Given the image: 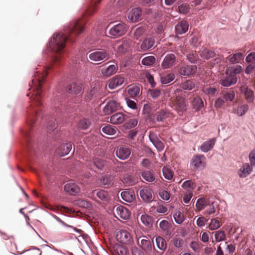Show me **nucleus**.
Wrapping results in <instances>:
<instances>
[{"label":"nucleus","mask_w":255,"mask_h":255,"mask_svg":"<svg viewBox=\"0 0 255 255\" xmlns=\"http://www.w3.org/2000/svg\"><path fill=\"white\" fill-rule=\"evenodd\" d=\"M86 21L83 19H79L73 22L65 30L64 33H59L53 35L49 42V46L56 55L54 60L57 62L59 60L61 52L65 46L67 40L74 42L75 39L84 30Z\"/></svg>","instance_id":"1"},{"label":"nucleus","mask_w":255,"mask_h":255,"mask_svg":"<svg viewBox=\"0 0 255 255\" xmlns=\"http://www.w3.org/2000/svg\"><path fill=\"white\" fill-rule=\"evenodd\" d=\"M42 79L40 78L33 79L31 81V84L29 83V86L33 89V97L31 102L30 107L27 111V123L31 126L34 123L36 120V117L38 116V111L42 105L41 96V88L42 84L44 80V76H42Z\"/></svg>","instance_id":"2"},{"label":"nucleus","mask_w":255,"mask_h":255,"mask_svg":"<svg viewBox=\"0 0 255 255\" xmlns=\"http://www.w3.org/2000/svg\"><path fill=\"white\" fill-rule=\"evenodd\" d=\"M179 91L180 90L178 89L174 91V95L170 99V105L178 113L182 114L187 110L188 103L183 96L177 94V92Z\"/></svg>","instance_id":"3"},{"label":"nucleus","mask_w":255,"mask_h":255,"mask_svg":"<svg viewBox=\"0 0 255 255\" xmlns=\"http://www.w3.org/2000/svg\"><path fill=\"white\" fill-rule=\"evenodd\" d=\"M89 55V58L92 61L101 63L102 61H106L109 58V53L104 49H98L92 50Z\"/></svg>","instance_id":"4"},{"label":"nucleus","mask_w":255,"mask_h":255,"mask_svg":"<svg viewBox=\"0 0 255 255\" xmlns=\"http://www.w3.org/2000/svg\"><path fill=\"white\" fill-rule=\"evenodd\" d=\"M205 157L203 155H194L191 160V166L194 169L202 170L205 167Z\"/></svg>","instance_id":"5"},{"label":"nucleus","mask_w":255,"mask_h":255,"mask_svg":"<svg viewBox=\"0 0 255 255\" xmlns=\"http://www.w3.org/2000/svg\"><path fill=\"white\" fill-rule=\"evenodd\" d=\"M238 80L236 75L231 74L228 70L226 71V75L223 76L220 80L219 83L224 87H229L235 84Z\"/></svg>","instance_id":"6"},{"label":"nucleus","mask_w":255,"mask_h":255,"mask_svg":"<svg viewBox=\"0 0 255 255\" xmlns=\"http://www.w3.org/2000/svg\"><path fill=\"white\" fill-rule=\"evenodd\" d=\"M127 30V26L121 22L113 26L110 29L109 33L112 36L119 37L125 34Z\"/></svg>","instance_id":"7"},{"label":"nucleus","mask_w":255,"mask_h":255,"mask_svg":"<svg viewBox=\"0 0 255 255\" xmlns=\"http://www.w3.org/2000/svg\"><path fill=\"white\" fill-rule=\"evenodd\" d=\"M116 238L117 240L122 244H129L132 241L131 234L126 230H121L118 231Z\"/></svg>","instance_id":"8"},{"label":"nucleus","mask_w":255,"mask_h":255,"mask_svg":"<svg viewBox=\"0 0 255 255\" xmlns=\"http://www.w3.org/2000/svg\"><path fill=\"white\" fill-rule=\"evenodd\" d=\"M120 108V103L115 100H109L104 107L103 112L105 115H109L115 112Z\"/></svg>","instance_id":"9"},{"label":"nucleus","mask_w":255,"mask_h":255,"mask_svg":"<svg viewBox=\"0 0 255 255\" xmlns=\"http://www.w3.org/2000/svg\"><path fill=\"white\" fill-rule=\"evenodd\" d=\"M130 153V149L126 146H118L115 149L116 156L122 160L127 159L129 156Z\"/></svg>","instance_id":"10"},{"label":"nucleus","mask_w":255,"mask_h":255,"mask_svg":"<svg viewBox=\"0 0 255 255\" xmlns=\"http://www.w3.org/2000/svg\"><path fill=\"white\" fill-rule=\"evenodd\" d=\"M176 60V57L174 54H168L164 58L161 66L164 69L170 68L174 65Z\"/></svg>","instance_id":"11"},{"label":"nucleus","mask_w":255,"mask_h":255,"mask_svg":"<svg viewBox=\"0 0 255 255\" xmlns=\"http://www.w3.org/2000/svg\"><path fill=\"white\" fill-rule=\"evenodd\" d=\"M196 65H183L179 69V73L184 76H190L194 74L197 71Z\"/></svg>","instance_id":"12"},{"label":"nucleus","mask_w":255,"mask_h":255,"mask_svg":"<svg viewBox=\"0 0 255 255\" xmlns=\"http://www.w3.org/2000/svg\"><path fill=\"white\" fill-rule=\"evenodd\" d=\"M64 191L71 195H76L80 192L79 187L75 183L70 182L64 186Z\"/></svg>","instance_id":"13"},{"label":"nucleus","mask_w":255,"mask_h":255,"mask_svg":"<svg viewBox=\"0 0 255 255\" xmlns=\"http://www.w3.org/2000/svg\"><path fill=\"white\" fill-rule=\"evenodd\" d=\"M128 118L127 115L120 112L112 115L110 118V122L113 124L119 125L123 123Z\"/></svg>","instance_id":"14"},{"label":"nucleus","mask_w":255,"mask_h":255,"mask_svg":"<svg viewBox=\"0 0 255 255\" xmlns=\"http://www.w3.org/2000/svg\"><path fill=\"white\" fill-rule=\"evenodd\" d=\"M72 148V144L67 142L61 144L56 150V153L61 156L67 155Z\"/></svg>","instance_id":"15"},{"label":"nucleus","mask_w":255,"mask_h":255,"mask_svg":"<svg viewBox=\"0 0 255 255\" xmlns=\"http://www.w3.org/2000/svg\"><path fill=\"white\" fill-rule=\"evenodd\" d=\"M149 138L151 142L153 144L157 149L160 151L164 147V143L158 138L156 134L153 132H150Z\"/></svg>","instance_id":"16"},{"label":"nucleus","mask_w":255,"mask_h":255,"mask_svg":"<svg viewBox=\"0 0 255 255\" xmlns=\"http://www.w3.org/2000/svg\"><path fill=\"white\" fill-rule=\"evenodd\" d=\"M124 82V78L121 75H117L112 78L109 82V88L114 89L121 86Z\"/></svg>","instance_id":"17"},{"label":"nucleus","mask_w":255,"mask_h":255,"mask_svg":"<svg viewBox=\"0 0 255 255\" xmlns=\"http://www.w3.org/2000/svg\"><path fill=\"white\" fill-rule=\"evenodd\" d=\"M142 11L139 7L132 8L129 12L128 18L131 21L136 22L141 18Z\"/></svg>","instance_id":"18"},{"label":"nucleus","mask_w":255,"mask_h":255,"mask_svg":"<svg viewBox=\"0 0 255 255\" xmlns=\"http://www.w3.org/2000/svg\"><path fill=\"white\" fill-rule=\"evenodd\" d=\"M127 92L131 98L138 97L140 93V86L139 85L131 84L127 88Z\"/></svg>","instance_id":"19"},{"label":"nucleus","mask_w":255,"mask_h":255,"mask_svg":"<svg viewBox=\"0 0 255 255\" xmlns=\"http://www.w3.org/2000/svg\"><path fill=\"white\" fill-rule=\"evenodd\" d=\"M132 43L130 40L125 39L118 42L117 50L119 53H124L126 52Z\"/></svg>","instance_id":"20"},{"label":"nucleus","mask_w":255,"mask_h":255,"mask_svg":"<svg viewBox=\"0 0 255 255\" xmlns=\"http://www.w3.org/2000/svg\"><path fill=\"white\" fill-rule=\"evenodd\" d=\"M253 171L252 165L248 163H244L238 171V175L241 178H245Z\"/></svg>","instance_id":"21"},{"label":"nucleus","mask_w":255,"mask_h":255,"mask_svg":"<svg viewBox=\"0 0 255 255\" xmlns=\"http://www.w3.org/2000/svg\"><path fill=\"white\" fill-rule=\"evenodd\" d=\"M155 43V40L153 37H146L142 41L140 48L143 51H146L152 48Z\"/></svg>","instance_id":"22"},{"label":"nucleus","mask_w":255,"mask_h":255,"mask_svg":"<svg viewBox=\"0 0 255 255\" xmlns=\"http://www.w3.org/2000/svg\"><path fill=\"white\" fill-rule=\"evenodd\" d=\"M188 27V22L185 20H182L175 26L176 33L177 34H184L187 31Z\"/></svg>","instance_id":"23"},{"label":"nucleus","mask_w":255,"mask_h":255,"mask_svg":"<svg viewBox=\"0 0 255 255\" xmlns=\"http://www.w3.org/2000/svg\"><path fill=\"white\" fill-rule=\"evenodd\" d=\"M82 85L81 83H72L68 86L67 90L69 94L78 95L81 92Z\"/></svg>","instance_id":"24"},{"label":"nucleus","mask_w":255,"mask_h":255,"mask_svg":"<svg viewBox=\"0 0 255 255\" xmlns=\"http://www.w3.org/2000/svg\"><path fill=\"white\" fill-rule=\"evenodd\" d=\"M122 198L126 202L131 203L135 198V193L133 190H126L121 193Z\"/></svg>","instance_id":"25"},{"label":"nucleus","mask_w":255,"mask_h":255,"mask_svg":"<svg viewBox=\"0 0 255 255\" xmlns=\"http://www.w3.org/2000/svg\"><path fill=\"white\" fill-rule=\"evenodd\" d=\"M140 196L145 202H150L152 200V195L151 190L144 188L139 191Z\"/></svg>","instance_id":"26"},{"label":"nucleus","mask_w":255,"mask_h":255,"mask_svg":"<svg viewBox=\"0 0 255 255\" xmlns=\"http://www.w3.org/2000/svg\"><path fill=\"white\" fill-rule=\"evenodd\" d=\"M144 238L145 239H141L140 242L139 239H138V243L142 250L146 253H148L151 251L152 246L150 240L147 239L146 237Z\"/></svg>","instance_id":"27"},{"label":"nucleus","mask_w":255,"mask_h":255,"mask_svg":"<svg viewBox=\"0 0 255 255\" xmlns=\"http://www.w3.org/2000/svg\"><path fill=\"white\" fill-rule=\"evenodd\" d=\"M241 91L245 96L246 99L249 102H252L254 100V92L251 89L247 87L242 86L241 87Z\"/></svg>","instance_id":"28"},{"label":"nucleus","mask_w":255,"mask_h":255,"mask_svg":"<svg viewBox=\"0 0 255 255\" xmlns=\"http://www.w3.org/2000/svg\"><path fill=\"white\" fill-rule=\"evenodd\" d=\"M116 212L117 214L123 219H128L129 217V211L123 206H118L116 208Z\"/></svg>","instance_id":"29"},{"label":"nucleus","mask_w":255,"mask_h":255,"mask_svg":"<svg viewBox=\"0 0 255 255\" xmlns=\"http://www.w3.org/2000/svg\"><path fill=\"white\" fill-rule=\"evenodd\" d=\"M215 142V138H211L208 141L204 142L201 145V150L204 152H208L213 148Z\"/></svg>","instance_id":"30"},{"label":"nucleus","mask_w":255,"mask_h":255,"mask_svg":"<svg viewBox=\"0 0 255 255\" xmlns=\"http://www.w3.org/2000/svg\"><path fill=\"white\" fill-rule=\"evenodd\" d=\"M141 176L143 179L148 182H152L155 180L154 173L149 170H143L141 171Z\"/></svg>","instance_id":"31"},{"label":"nucleus","mask_w":255,"mask_h":255,"mask_svg":"<svg viewBox=\"0 0 255 255\" xmlns=\"http://www.w3.org/2000/svg\"><path fill=\"white\" fill-rule=\"evenodd\" d=\"M155 243L157 247L162 251L160 253V255H162L167 248V243L165 240L163 238L158 236L155 239Z\"/></svg>","instance_id":"32"},{"label":"nucleus","mask_w":255,"mask_h":255,"mask_svg":"<svg viewBox=\"0 0 255 255\" xmlns=\"http://www.w3.org/2000/svg\"><path fill=\"white\" fill-rule=\"evenodd\" d=\"M170 113L163 110L157 112L154 115V118L157 122H163L169 117Z\"/></svg>","instance_id":"33"},{"label":"nucleus","mask_w":255,"mask_h":255,"mask_svg":"<svg viewBox=\"0 0 255 255\" xmlns=\"http://www.w3.org/2000/svg\"><path fill=\"white\" fill-rule=\"evenodd\" d=\"M117 65H111L106 69H102V73L105 76L109 77L115 73L117 70Z\"/></svg>","instance_id":"34"},{"label":"nucleus","mask_w":255,"mask_h":255,"mask_svg":"<svg viewBox=\"0 0 255 255\" xmlns=\"http://www.w3.org/2000/svg\"><path fill=\"white\" fill-rule=\"evenodd\" d=\"M96 193L97 196L104 202H108L110 199V195L108 192L104 190L99 191H94L93 194Z\"/></svg>","instance_id":"35"},{"label":"nucleus","mask_w":255,"mask_h":255,"mask_svg":"<svg viewBox=\"0 0 255 255\" xmlns=\"http://www.w3.org/2000/svg\"><path fill=\"white\" fill-rule=\"evenodd\" d=\"M244 58V55L241 52L235 53L233 55L228 57L227 59L231 63H239Z\"/></svg>","instance_id":"36"},{"label":"nucleus","mask_w":255,"mask_h":255,"mask_svg":"<svg viewBox=\"0 0 255 255\" xmlns=\"http://www.w3.org/2000/svg\"><path fill=\"white\" fill-rule=\"evenodd\" d=\"M248 110V105L247 104H244L239 106L236 109H234L233 112L239 116H242L246 114Z\"/></svg>","instance_id":"37"},{"label":"nucleus","mask_w":255,"mask_h":255,"mask_svg":"<svg viewBox=\"0 0 255 255\" xmlns=\"http://www.w3.org/2000/svg\"><path fill=\"white\" fill-rule=\"evenodd\" d=\"M151 211L154 214L156 213H162L164 214L167 213L168 209L165 206L158 203L157 205L153 206L151 208Z\"/></svg>","instance_id":"38"},{"label":"nucleus","mask_w":255,"mask_h":255,"mask_svg":"<svg viewBox=\"0 0 255 255\" xmlns=\"http://www.w3.org/2000/svg\"><path fill=\"white\" fill-rule=\"evenodd\" d=\"M222 95V97L226 102H232L235 98V93L233 90L223 92Z\"/></svg>","instance_id":"39"},{"label":"nucleus","mask_w":255,"mask_h":255,"mask_svg":"<svg viewBox=\"0 0 255 255\" xmlns=\"http://www.w3.org/2000/svg\"><path fill=\"white\" fill-rule=\"evenodd\" d=\"M192 103L194 108L195 109L196 111L200 110L204 106L203 102L202 99L199 96L195 97Z\"/></svg>","instance_id":"40"},{"label":"nucleus","mask_w":255,"mask_h":255,"mask_svg":"<svg viewBox=\"0 0 255 255\" xmlns=\"http://www.w3.org/2000/svg\"><path fill=\"white\" fill-rule=\"evenodd\" d=\"M102 131L109 135H115L117 132V128H113L111 125H107L102 129Z\"/></svg>","instance_id":"41"},{"label":"nucleus","mask_w":255,"mask_h":255,"mask_svg":"<svg viewBox=\"0 0 255 255\" xmlns=\"http://www.w3.org/2000/svg\"><path fill=\"white\" fill-rule=\"evenodd\" d=\"M212 233L215 234V238L216 242L225 241L226 239L225 233L223 230H219Z\"/></svg>","instance_id":"42"},{"label":"nucleus","mask_w":255,"mask_h":255,"mask_svg":"<svg viewBox=\"0 0 255 255\" xmlns=\"http://www.w3.org/2000/svg\"><path fill=\"white\" fill-rule=\"evenodd\" d=\"M155 62V58L153 56H148L143 58L141 64L145 66H151Z\"/></svg>","instance_id":"43"},{"label":"nucleus","mask_w":255,"mask_h":255,"mask_svg":"<svg viewBox=\"0 0 255 255\" xmlns=\"http://www.w3.org/2000/svg\"><path fill=\"white\" fill-rule=\"evenodd\" d=\"M142 223L146 226L150 227L152 226V218L146 214L142 215L141 216Z\"/></svg>","instance_id":"44"},{"label":"nucleus","mask_w":255,"mask_h":255,"mask_svg":"<svg viewBox=\"0 0 255 255\" xmlns=\"http://www.w3.org/2000/svg\"><path fill=\"white\" fill-rule=\"evenodd\" d=\"M215 53L211 50L205 49L202 50L200 53V56L202 58L209 60L211 58H213L215 56Z\"/></svg>","instance_id":"45"},{"label":"nucleus","mask_w":255,"mask_h":255,"mask_svg":"<svg viewBox=\"0 0 255 255\" xmlns=\"http://www.w3.org/2000/svg\"><path fill=\"white\" fill-rule=\"evenodd\" d=\"M182 187L186 190L187 192H192V190L195 188V184L191 180H186L184 182Z\"/></svg>","instance_id":"46"},{"label":"nucleus","mask_w":255,"mask_h":255,"mask_svg":"<svg viewBox=\"0 0 255 255\" xmlns=\"http://www.w3.org/2000/svg\"><path fill=\"white\" fill-rule=\"evenodd\" d=\"M208 205V201L204 198H199L196 202V207L199 211H201L204 209Z\"/></svg>","instance_id":"47"},{"label":"nucleus","mask_w":255,"mask_h":255,"mask_svg":"<svg viewBox=\"0 0 255 255\" xmlns=\"http://www.w3.org/2000/svg\"><path fill=\"white\" fill-rule=\"evenodd\" d=\"M221 225L222 224L220 221L217 219L214 218L211 220L208 228L210 230H216L219 229Z\"/></svg>","instance_id":"48"},{"label":"nucleus","mask_w":255,"mask_h":255,"mask_svg":"<svg viewBox=\"0 0 255 255\" xmlns=\"http://www.w3.org/2000/svg\"><path fill=\"white\" fill-rule=\"evenodd\" d=\"M175 78V75L173 73H169L165 76L161 77V82L163 84H168L172 81Z\"/></svg>","instance_id":"49"},{"label":"nucleus","mask_w":255,"mask_h":255,"mask_svg":"<svg viewBox=\"0 0 255 255\" xmlns=\"http://www.w3.org/2000/svg\"><path fill=\"white\" fill-rule=\"evenodd\" d=\"M195 86V83L190 80H187L185 82L182 83L180 86L181 88L185 90H191Z\"/></svg>","instance_id":"50"},{"label":"nucleus","mask_w":255,"mask_h":255,"mask_svg":"<svg viewBox=\"0 0 255 255\" xmlns=\"http://www.w3.org/2000/svg\"><path fill=\"white\" fill-rule=\"evenodd\" d=\"M163 175L164 178L167 180H170L173 176V173L171 170L166 166H164L162 168Z\"/></svg>","instance_id":"51"},{"label":"nucleus","mask_w":255,"mask_h":255,"mask_svg":"<svg viewBox=\"0 0 255 255\" xmlns=\"http://www.w3.org/2000/svg\"><path fill=\"white\" fill-rule=\"evenodd\" d=\"M123 181L128 185H134L136 181L134 177L131 175H126L123 177Z\"/></svg>","instance_id":"52"},{"label":"nucleus","mask_w":255,"mask_h":255,"mask_svg":"<svg viewBox=\"0 0 255 255\" xmlns=\"http://www.w3.org/2000/svg\"><path fill=\"white\" fill-rule=\"evenodd\" d=\"M173 218L175 222L178 224H182L185 219L183 214L180 211L176 212L173 215Z\"/></svg>","instance_id":"53"},{"label":"nucleus","mask_w":255,"mask_h":255,"mask_svg":"<svg viewBox=\"0 0 255 255\" xmlns=\"http://www.w3.org/2000/svg\"><path fill=\"white\" fill-rule=\"evenodd\" d=\"M204 93L208 95L213 96L217 92V89L214 87H206L203 89Z\"/></svg>","instance_id":"54"},{"label":"nucleus","mask_w":255,"mask_h":255,"mask_svg":"<svg viewBox=\"0 0 255 255\" xmlns=\"http://www.w3.org/2000/svg\"><path fill=\"white\" fill-rule=\"evenodd\" d=\"M145 32V28L142 27H137L133 32V37L137 40L142 36Z\"/></svg>","instance_id":"55"},{"label":"nucleus","mask_w":255,"mask_h":255,"mask_svg":"<svg viewBox=\"0 0 255 255\" xmlns=\"http://www.w3.org/2000/svg\"><path fill=\"white\" fill-rule=\"evenodd\" d=\"M100 183L104 186H110L113 184V179L110 176H103L100 179Z\"/></svg>","instance_id":"56"},{"label":"nucleus","mask_w":255,"mask_h":255,"mask_svg":"<svg viewBox=\"0 0 255 255\" xmlns=\"http://www.w3.org/2000/svg\"><path fill=\"white\" fill-rule=\"evenodd\" d=\"M91 122L89 120L84 119L80 121L78 126L79 128L81 129H86L89 128Z\"/></svg>","instance_id":"57"},{"label":"nucleus","mask_w":255,"mask_h":255,"mask_svg":"<svg viewBox=\"0 0 255 255\" xmlns=\"http://www.w3.org/2000/svg\"><path fill=\"white\" fill-rule=\"evenodd\" d=\"M138 121L136 119H131L129 120L128 122H126L124 126L126 128H131L135 127L137 124Z\"/></svg>","instance_id":"58"},{"label":"nucleus","mask_w":255,"mask_h":255,"mask_svg":"<svg viewBox=\"0 0 255 255\" xmlns=\"http://www.w3.org/2000/svg\"><path fill=\"white\" fill-rule=\"evenodd\" d=\"M102 0H99L95 3L94 5L89 7L84 14L85 15H91L94 13L97 10V5Z\"/></svg>","instance_id":"59"},{"label":"nucleus","mask_w":255,"mask_h":255,"mask_svg":"<svg viewBox=\"0 0 255 255\" xmlns=\"http://www.w3.org/2000/svg\"><path fill=\"white\" fill-rule=\"evenodd\" d=\"M150 96L154 99L158 98L161 95V90L158 89H153L148 91Z\"/></svg>","instance_id":"60"},{"label":"nucleus","mask_w":255,"mask_h":255,"mask_svg":"<svg viewBox=\"0 0 255 255\" xmlns=\"http://www.w3.org/2000/svg\"><path fill=\"white\" fill-rule=\"evenodd\" d=\"M115 250L119 255H126L127 253L126 249L120 245L115 247Z\"/></svg>","instance_id":"61"},{"label":"nucleus","mask_w":255,"mask_h":255,"mask_svg":"<svg viewBox=\"0 0 255 255\" xmlns=\"http://www.w3.org/2000/svg\"><path fill=\"white\" fill-rule=\"evenodd\" d=\"M190 248L195 252H199L202 248V244L199 242L193 241L190 243Z\"/></svg>","instance_id":"62"},{"label":"nucleus","mask_w":255,"mask_h":255,"mask_svg":"<svg viewBox=\"0 0 255 255\" xmlns=\"http://www.w3.org/2000/svg\"><path fill=\"white\" fill-rule=\"evenodd\" d=\"M178 10L180 13H187L189 10V5L187 3H183L178 6Z\"/></svg>","instance_id":"63"},{"label":"nucleus","mask_w":255,"mask_h":255,"mask_svg":"<svg viewBox=\"0 0 255 255\" xmlns=\"http://www.w3.org/2000/svg\"><path fill=\"white\" fill-rule=\"evenodd\" d=\"M249 157L251 165L252 166H255V148H254L250 153Z\"/></svg>","instance_id":"64"}]
</instances>
